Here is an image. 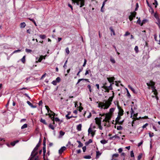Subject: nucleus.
Wrapping results in <instances>:
<instances>
[{
    "label": "nucleus",
    "mask_w": 160,
    "mask_h": 160,
    "mask_svg": "<svg viewBox=\"0 0 160 160\" xmlns=\"http://www.w3.org/2000/svg\"><path fill=\"white\" fill-rule=\"evenodd\" d=\"M155 83L152 81H150L148 82L147 83V85L148 86V88L149 89L150 88V87H151L152 88V92L154 93V94L156 98L157 99L158 97L157 96L158 95V92L157 90L156 89V88L154 86Z\"/></svg>",
    "instance_id": "f257e3e1"
},
{
    "label": "nucleus",
    "mask_w": 160,
    "mask_h": 160,
    "mask_svg": "<svg viewBox=\"0 0 160 160\" xmlns=\"http://www.w3.org/2000/svg\"><path fill=\"white\" fill-rule=\"evenodd\" d=\"M38 149V148L36 147L34 148L32 152L31 157L29 160H38V157L37 155L38 152L37 151Z\"/></svg>",
    "instance_id": "f03ea898"
},
{
    "label": "nucleus",
    "mask_w": 160,
    "mask_h": 160,
    "mask_svg": "<svg viewBox=\"0 0 160 160\" xmlns=\"http://www.w3.org/2000/svg\"><path fill=\"white\" fill-rule=\"evenodd\" d=\"M85 0H72L73 3H76L77 5L81 8L84 5Z\"/></svg>",
    "instance_id": "7ed1b4c3"
},
{
    "label": "nucleus",
    "mask_w": 160,
    "mask_h": 160,
    "mask_svg": "<svg viewBox=\"0 0 160 160\" xmlns=\"http://www.w3.org/2000/svg\"><path fill=\"white\" fill-rule=\"evenodd\" d=\"M104 115H105V117L103 120V122H105L106 123H109V121L111 118V114L109 113H107L103 114L102 116H104Z\"/></svg>",
    "instance_id": "20e7f679"
},
{
    "label": "nucleus",
    "mask_w": 160,
    "mask_h": 160,
    "mask_svg": "<svg viewBox=\"0 0 160 160\" xmlns=\"http://www.w3.org/2000/svg\"><path fill=\"white\" fill-rule=\"evenodd\" d=\"M106 83H105L104 85L102 87V88H104L105 90V92H109V90H112V88L111 86H112V84L111 83L110 84V85L108 87L106 86Z\"/></svg>",
    "instance_id": "39448f33"
},
{
    "label": "nucleus",
    "mask_w": 160,
    "mask_h": 160,
    "mask_svg": "<svg viewBox=\"0 0 160 160\" xmlns=\"http://www.w3.org/2000/svg\"><path fill=\"white\" fill-rule=\"evenodd\" d=\"M154 17L157 20L156 23L158 25L159 27L160 28V20L157 13H155L154 14Z\"/></svg>",
    "instance_id": "423d86ee"
},
{
    "label": "nucleus",
    "mask_w": 160,
    "mask_h": 160,
    "mask_svg": "<svg viewBox=\"0 0 160 160\" xmlns=\"http://www.w3.org/2000/svg\"><path fill=\"white\" fill-rule=\"evenodd\" d=\"M111 103L107 101H106L105 103H103V108L104 109H108L111 105Z\"/></svg>",
    "instance_id": "0eeeda50"
},
{
    "label": "nucleus",
    "mask_w": 160,
    "mask_h": 160,
    "mask_svg": "<svg viewBox=\"0 0 160 160\" xmlns=\"http://www.w3.org/2000/svg\"><path fill=\"white\" fill-rule=\"evenodd\" d=\"M118 108L119 109L118 115L120 116H122L123 114V110L121 108V107H120L118 105H117Z\"/></svg>",
    "instance_id": "6e6552de"
},
{
    "label": "nucleus",
    "mask_w": 160,
    "mask_h": 160,
    "mask_svg": "<svg viewBox=\"0 0 160 160\" xmlns=\"http://www.w3.org/2000/svg\"><path fill=\"white\" fill-rule=\"evenodd\" d=\"M136 12H132L131 13V15L129 16V19L130 21H132L133 18L135 17Z\"/></svg>",
    "instance_id": "1a4fd4ad"
},
{
    "label": "nucleus",
    "mask_w": 160,
    "mask_h": 160,
    "mask_svg": "<svg viewBox=\"0 0 160 160\" xmlns=\"http://www.w3.org/2000/svg\"><path fill=\"white\" fill-rule=\"evenodd\" d=\"M88 134H91L92 137H93L95 134V132L92 130L91 127H90L88 130Z\"/></svg>",
    "instance_id": "9d476101"
},
{
    "label": "nucleus",
    "mask_w": 160,
    "mask_h": 160,
    "mask_svg": "<svg viewBox=\"0 0 160 160\" xmlns=\"http://www.w3.org/2000/svg\"><path fill=\"white\" fill-rule=\"evenodd\" d=\"M45 107L46 108V109L48 111V115L49 116V117H50L51 118H53V117H52L51 114V113H50V111H51V110H50V109L48 107V106L46 105L45 106Z\"/></svg>",
    "instance_id": "9b49d317"
},
{
    "label": "nucleus",
    "mask_w": 160,
    "mask_h": 160,
    "mask_svg": "<svg viewBox=\"0 0 160 160\" xmlns=\"http://www.w3.org/2000/svg\"><path fill=\"white\" fill-rule=\"evenodd\" d=\"M112 96L111 97H110L109 98V99H108L107 101L108 102H110L111 104V102L112 101V99L114 97V93L113 91H112Z\"/></svg>",
    "instance_id": "f8f14e48"
},
{
    "label": "nucleus",
    "mask_w": 160,
    "mask_h": 160,
    "mask_svg": "<svg viewBox=\"0 0 160 160\" xmlns=\"http://www.w3.org/2000/svg\"><path fill=\"white\" fill-rule=\"evenodd\" d=\"M66 148L64 147H62L59 150L58 152L59 154H61L62 152L65 150Z\"/></svg>",
    "instance_id": "ddd939ff"
},
{
    "label": "nucleus",
    "mask_w": 160,
    "mask_h": 160,
    "mask_svg": "<svg viewBox=\"0 0 160 160\" xmlns=\"http://www.w3.org/2000/svg\"><path fill=\"white\" fill-rule=\"evenodd\" d=\"M107 78L108 81L110 83L113 82L115 80V78L113 77L109 78Z\"/></svg>",
    "instance_id": "4468645a"
},
{
    "label": "nucleus",
    "mask_w": 160,
    "mask_h": 160,
    "mask_svg": "<svg viewBox=\"0 0 160 160\" xmlns=\"http://www.w3.org/2000/svg\"><path fill=\"white\" fill-rule=\"evenodd\" d=\"M131 110H132V112H131V116L133 115V116L135 118H136V119L137 120H138V119L137 118V117L138 115V113H136V114H134V111L132 110V108H131Z\"/></svg>",
    "instance_id": "2eb2a0df"
},
{
    "label": "nucleus",
    "mask_w": 160,
    "mask_h": 160,
    "mask_svg": "<svg viewBox=\"0 0 160 160\" xmlns=\"http://www.w3.org/2000/svg\"><path fill=\"white\" fill-rule=\"evenodd\" d=\"M96 123L98 125L101 124V120L98 118H96L95 119Z\"/></svg>",
    "instance_id": "dca6fc26"
},
{
    "label": "nucleus",
    "mask_w": 160,
    "mask_h": 160,
    "mask_svg": "<svg viewBox=\"0 0 160 160\" xmlns=\"http://www.w3.org/2000/svg\"><path fill=\"white\" fill-rule=\"evenodd\" d=\"M46 55H45L44 56H43L42 55L41 56L38 60V62H41L43 58L44 59L45 58V57H46Z\"/></svg>",
    "instance_id": "f3484780"
},
{
    "label": "nucleus",
    "mask_w": 160,
    "mask_h": 160,
    "mask_svg": "<svg viewBox=\"0 0 160 160\" xmlns=\"http://www.w3.org/2000/svg\"><path fill=\"white\" fill-rule=\"evenodd\" d=\"M65 134V132L62 131H60L59 132V138H62V136H63Z\"/></svg>",
    "instance_id": "a211bd4d"
},
{
    "label": "nucleus",
    "mask_w": 160,
    "mask_h": 160,
    "mask_svg": "<svg viewBox=\"0 0 160 160\" xmlns=\"http://www.w3.org/2000/svg\"><path fill=\"white\" fill-rule=\"evenodd\" d=\"M81 124H80L77 126V129L78 131H80L81 130Z\"/></svg>",
    "instance_id": "6ab92c4d"
},
{
    "label": "nucleus",
    "mask_w": 160,
    "mask_h": 160,
    "mask_svg": "<svg viewBox=\"0 0 160 160\" xmlns=\"http://www.w3.org/2000/svg\"><path fill=\"white\" fill-rule=\"evenodd\" d=\"M27 103L30 106H31V107L32 108H35L36 107V106H33L32 104L29 101H27Z\"/></svg>",
    "instance_id": "aec40b11"
},
{
    "label": "nucleus",
    "mask_w": 160,
    "mask_h": 160,
    "mask_svg": "<svg viewBox=\"0 0 160 160\" xmlns=\"http://www.w3.org/2000/svg\"><path fill=\"white\" fill-rule=\"evenodd\" d=\"M104 106H103V102H100L98 103V107L99 108H102Z\"/></svg>",
    "instance_id": "412c9836"
},
{
    "label": "nucleus",
    "mask_w": 160,
    "mask_h": 160,
    "mask_svg": "<svg viewBox=\"0 0 160 160\" xmlns=\"http://www.w3.org/2000/svg\"><path fill=\"white\" fill-rule=\"evenodd\" d=\"M82 80H85L86 81H88V82H89L88 79H80L78 80V82L77 83V84L78 83H79Z\"/></svg>",
    "instance_id": "4be33fe9"
},
{
    "label": "nucleus",
    "mask_w": 160,
    "mask_h": 160,
    "mask_svg": "<svg viewBox=\"0 0 160 160\" xmlns=\"http://www.w3.org/2000/svg\"><path fill=\"white\" fill-rule=\"evenodd\" d=\"M113 138H118V139H119L120 138V137H119V136H118L117 135H115V136H113V137H110V139H112Z\"/></svg>",
    "instance_id": "5701e85b"
},
{
    "label": "nucleus",
    "mask_w": 160,
    "mask_h": 160,
    "mask_svg": "<svg viewBox=\"0 0 160 160\" xmlns=\"http://www.w3.org/2000/svg\"><path fill=\"white\" fill-rule=\"evenodd\" d=\"M69 114L68 113V114H67L66 115V117L67 119H70V118H72V117L75 118L74 117H73L72 116H69L68 115H69Z\"/></svg>",
    "instance_id": "b1692460"
},
{
    "label": "nucleus",
    "mask_w": 160,
    "mask_h": 160,
    "mask_svg": "<svg viewBox=\"0 0 160 160\" xmlns=\"http://www.w3.org/2000/svg\"><path fill=\"white\" fill-rule=\"evenodd\" d=\"M39 37L42 39H44L46 37L45 35H39Z\"/></svg>",
    "instance_id": "393cba45"
},
{
    "label": "nucleus",
    "mask_w": 160,
    "mask_h": 160,
    "mask_svg": "<svg viewBox=\"0 0 160 160\" xmlns=\"http://www.w3.org/2000/svg\"><path fill=\"white\" fill-rule=\"evenodd\" d=\"M26 25L25 22H22L20 24V27L21 28H24Z\"/></svg>",
    "instance_id": "a878e982"
},
{
    "label": "nucleus",
    "mask_w": 160,
    "mask_h": 160,
    "mask_svg": "<svg viewBox=\"0 0 160 160\" xmlns=\"http://www.w3.org/2000/svg\"><path fill=\"white\" fill-rule=\"evenodd\" d=\"M50 113H51V114L52 117H53L52 118H51V119H54V116L55 115V113H54V112H52V111H50Z\"/></svg>",
    "instance_id": "bb28decb"
},
{
    "label": "nucleus",
    "mask_w": 160,
    "mask_h": 160,
    "mask_svg": "<svg viewBox=\"0 0 160 160\" xmlns=\"http://www.w3.org/2000/svg\"><path fill=\"white\" fill-rule=\"evenodd\" d=\"M101 155V153L99 151L96 152V158H98L99 156Z\"/></svg>",
    "instance_id": "cd10ccee"
},
{
    "label": "nucleus",
    "mask_w": 160,
    "mask_h": 160,
    "mask_svg": "<svg viewBox=\"0 0 160 160\" xmlns=\"http://www.w3.org/2000/svg\"><path fill=\"white\" fill-rule=\"evenodd\" d=\"M100 142L101 143L104 144L107 143L108 142V141L105 140H102L100 141Z\"/></svg>",
    "instance_id": "c85d7f7f"
},
{
    "label": "nucleus",
    "mask_w": 160,
    "mask_h": 160,
    "mask_svg": "<svg viewBox=\"0 0 160 160\" xmlns=\"http://www.w3.org/2000/svg\"><path fill=\"white\" fill-rule=\"evenodd\" d=\"M114 110L115 109L114 108H111L109 110L110 112L109 113L112 115V113H113V112L114 111Z\"/></svg>",
    "instance_id": "c756f323"
},
{
    "label": "nucleus",
    "mask_w": 160,
    "mask_h": 160,
    "mask_svg": "<svg viewBox=\"0 0 160 160\" xmlns=\"http://www.w3.org/2000/svg\"><path fill=\"white\" fill-rule=\"evenodd\" d=\"M25 56H23V57L21 59V61L23 63H24L25 62Z\"/></svg>",
    "instance_id": "7c9ffc66"
},
{
    "label": "nucleus",
    "mask_w": 160,
    "mask_h": 160,
    "mask_svg": "<svg viewBox=\"0 0 160 160\" xmlns=\"http://www.w3.org/2000/svg\"><path fill=\"white\" fill-rule=\"evenodd\" d=\"M40 121L44 124H47V123L46 122L45 120L44 119H42V118H41Z\"/></svg>",
    "instance_id": "2f4dec72"
},
{
    "label": "nucleus",
    "mask_w": 160,
    "mask_h": 160,
    "mask_svg": "<svg viewBox=\"0 0 160 160\" xmlns=\"http://www.w3.org/2000/svg\"><path fill=\"white\" fill-rule=\"evenodd\" d=\"M110 61L112 63H115L116 62L114 59L112 57L110 58Z\"/></svg>",
    "instance_id": "473e14b6"
},
{
    "label": "nucleus",
    "mask_w": 160,
    "mask_h": 160,
    "mask_svg": "<svg viewBox=\"0 0 160 160\" xmlns=\"http://www.w3.org/2000/svg\"><path fill=\"white\" fill-rule=\"evenodd\" d=\"M77 142L79 144L78 146V147L80 148V147H82L83 146V144L80 141H78Z\"/></svg>",
    "instance_id": "72a5a7b5"
},
{
    "label": "nucleus",
    "mask_w": 160,
    "mask_h": 160,
    "mask_svg": "<svg viewBox=\"0 0 160 160\" xmlns=\"http://www.w3.org/2000/svg\"><path fill=\"white\" fill-rule=\"evenodd\" d=\"M128 88L130 89L133 92H135V91L133 88L131 86H128Z\"/></svg>",
    "instance_id": "f704fd0d"
},
{
    "label": "nucleus",
    "mask_w": 160,
    "mask_h": 160,
    "mask_svg": "<svg viewBox=\"0 0 160 160\" xmlns=\"http://www.w3.org/2000/svg\"><path fill=\"white\" fill-rule=\"evenodd\" d=\"M91 158V157L90 155L85 156L84 157V158L85 159H90Z\"/></svg>",
    "instance_id": "c9c22d12"
},
{
    "label": "nucleus",
    "mask_w": 160,
    "mask_h": 160,
    "mask_svg": "<svg viewBox=\"0 0 160 160\" xmlns=\"http://www.w3.org/2000/svg\"><path fill=\"white\" fill-rule=\"evenodd\" d=\"M27 124H25L22 126L21 129H23L25 128H27Z\"/></svg>",
    "instance_id": "e433bc0d"
},
{
    "label": "nucleus",
    "mask_w": 160,
    "mask_h": 160,
    "mask_svg": "<svg viewBox=\"0 0 160 160\" xmlns=\"http://www.w3.org/2000/svg\"><path fill=\"white\" fill-rule=\"evenodd\" d=\"M56 82H58V83L59 82H60V81H61V79L60 78V77H58L56 78V79L55 80Z\"/></svg>",
    "instance_id": "4c0bfd02"
},
{
    "label": "nucleus",
    "mask_w": 160,
    "mask_h": 160,
    "mask_svg": "<svg viewBox=\"0 0 160 160\" xmlns=\"http://www.w3.org/2000/svg\"><path fill=\"white\" fill-rule=\"evenodd\" d=\"M134 50L136 53H138V47L137 46H136L134 48Z\"/></svg>",
    "instance_id": "58836bf2"
},
{
    "label": "nucleus",
    "mask_w": 160,
    "mask_h": 160,
    "mask_svg": "<svg viewBox=\"0 0 160 160\" xmlns=\"http://www.w3.org/2000/svg\"><path fill=\"white\" fill-rule=\"evenodd\" d=\"M110 30L112 32L113 34V35H115V32H114V31L113 30V29L112 28V27H110Z\"/></svg>",
    "instance_id": "ea45409f"
},
{
    "label": "nucleus",
    "mask_w": 160,
    "mask_h": 160,
    "mask_svg": "<svg viewBox=\"0 0 160 160\" xmlns=\"http://www.w3.org/2000/svg\"><path fill=\"white\" fill-rule=\"evenodd\" d=\"M49 127L50 128H51L52 130H54V127L51 124H50L49 125Z\"/></svg>",
    "instance_id": "a19ab883"
},
{
    "label": "nucleus",
    "mask_w": 160,
    "mask_h": 160,
    "mask_svg": "<svg viewBox=\"0 0 160 160\" xmlns=\"http://www.w3.org/2000/svg\"><path fill=\"white\" fill-rule=\"evenodd\" d=\"M26 52L28 53H30L32 52V50L31 49H25Z\"/></svg>",
    "instance_id": "79ce46f5"
},
{
    "label": "nucleus",
    "mask_w": 160,
    "mask_h": 160,
    "mask_svg": "<svg viewBox=\"0 0 160 160\" xmlns=\"http://www.w3.org/2000/svg\"><path fill=\"white\" fill-rule=\"evenodd\" d=\"M65 51H66V52L67 53V54H68L70 52L68 48H66V49Z\"/></svg>",
    "instance_id": "37998d69"
},
{
    "label": "nucleus",
    "mask_w": 160,
    "mask_h": 160,
    "mask_svg": "<svg viewBox=\"0 0 160 160\" xmlns=\"http://www.w3.org/2000/svg\"><path fill=\"white\" fill-rule=\"evenodd\" d=\"M58 82H56V80H54L52 81V84L54 85H56Z\"/></svg>",
    "instance_id": "c03bdc74"
},
{
    "label": "nucleus",
    "mask_w": 160,
    "mask_h": 160,
    "mask_svg": "<svg viewBox=\"0 0 160 160\" xmlns=\"http://www.w3.org/2000/svg\"><path fill=\"white\" fill-rule=\"evenodd\" d=\"M87 61L86 59H84V62L82 65L83 67H84L85 66V65L86 64Z\"/></svg>",
    "instance_id": "a18cd8bd"
},
{
    "label": "nucleus",
    "mask_w": 160,
    "mask_h": 160,
    "mask_svg": "<svg viewBox=\"0 0 160 160\" xmlns=\"http://www.w3.org/2000/svg\"><path fill=\"white\" fill-rule=\"evenodd\" d=\"M137 23L140 25L141 26V22L140 21V18H139L137 21Z\"/></svg>",
    "instance_id": "49530a36"
},
{
    "label": "nucleus",
    "mask_w": 160,
    "mask_h": 160,
    "mask_svg": "<svg viewBox=\"0 0 160 160\" xmlns=\"http://www.w3.org/2000/svg\"><path fill=\"white\" fill-rule=\"evenodd\" d=\"M147 21V20L144 19L142 21V22H141V26H142L143 24L145 23Z\"/></svg>",
    "instance_id": "de8ad7c7"
},
{
    "label": "nucleus",
    "mask_w": 160,
    "mask_h": 160,
    "mask_svg": "<svg viewBox=\"0 0 160 160\" xmlns=\"http://www.w3.org/2000/svg\"><path fill=\"white\" fill-rule=\"evenodd\" d=\"M43 154H45V153L46 152V147L45 146H44L43 147Z\"/></svg>",
    "instance_id": "09e8293b"
},
{
    "label": "nucleus",
    "mask_w": 160,
    "mask_h": 160,
    "mask_svg": "<svg viewBox=\"0 0 160 160\" xmlns=\"http://www.w3.org/2000/svg\"><path fill=\"white\" fill-rule=\"evenodd\" d=\"M88 87L89 89V90L90 92H91L92 89H91V86L90 85H89L88 86Z\"/></svg>",
    "instance_id": "8fccbe9b"
},
{
    "label": "nucleus",
    "mask_w": 160,
    "mask_h": 160,
    "mask_svg": "<svg viewBox=\"0 0 160 160\" xmlns=\"http://www.w3.org/2000/svg\"><path fill=\"white\" fill-rule=\"evenodd\" d=\"M122 129V127L121 126H117V129L118 130H120Z\"/></svg>",
    "instance_id": "3c124183"
},
{
    "label": "nucleus",
    "mask_w": 160,
    "mask_h": 160,
    "mask_svg": "<svg viewBox=\"0 0 160 160\" xmlns=\"http://www.w3.org/2000/svg\"><path fill=\"white\" fill-rule=\"evenodd\" d=\"M131 156L132 157H134V154L132 151L131 152Z\"/></svg>",
    "instance_id": "603ef678"
},
{
    "label": "nucleus",
    "mask_w": 160,
    "mask_h": 160,
    "mask_svg": "<svg viewBox=\"0 0 160 160\" xmlns=\"http://www.w3.org/2000/svg\"><path fill=\"white\" fill-rule=\"evenodd\" d=\"M54 120L56 122H59L60 121V119L58 118H54Z\"/></svg>",
    "instance_id": "864d4df0"
},
{
    "label": "nucleus",
    "mask_w": 160,
    "mask_h": 160,
    "mask_svg": "<svg viewBox=\"0 0 160 160\" xmlns=\"http://www.w3.org/2000/svg\"><path fill=\"white\" fill-rule=\"evenodd\" d=\"M130 34V33L128 32H126L125 33V34H124V36H127L128 35H129Z\"/></svg>",
    "instance_id": "5fc2aeb1"
},
{
    "label": "nucleus",
    "mask_w": 160,
    "mask_h": 160,
    "mask_svg": "<svg viewBox=\"0 0 160 160\" xmlns=\"http://www.w3.org/2000/svg\"><path fill=\"white\" fill-rule=\"evenodd\" d=\"M154 4H155L156 5L155 7V8H156L158 5V2L156 0H155V3H154Z\"/></svg>",
    "instance_id": "6e6d98bb"
},
{
    "label": "nucleus",
    "mask_w": 160,
    "mask_h": 160,
    "mask_svg": "<svg viewBox=\"0 0 160 160\" xmlns=\"http://www.w3.org/2000/svg\"><path fill=\"white\" fill-rule=\"evenodd\" d=\"M108 0H104V1L103 3V4H102V7H104V6L105 3L107 2Z\"/></svg>",
    "instance_id": "4d7b16f0"
},
{
    "label": "nucleus",
    "mask_w": 160,
    "mask_h": 160,
    "mask_svg": "<svg viewBox=\"0 0 160 160\" xmlns=\"http://www.w3.org/2000/svg\"><path fill=\"white\" fill-rule=\"evenodd\" d=\"M148 125V123H146L145 124L142 126V128H145Z\"/></svg>",
    "instance_id": "13d9d810"
},
{
    "label": "nucleus",
    "mask_w": 160,
    "mask_h": 160,
    "mask_svg": "<svg viewBox=\"0 0 160 160\" xmlns=\"http://www.w3.org/2000/svg\"><path fill=\"white\" fill-rule=\"evenodd\" d=\"M118 156V154H114L112 155V157H117Z\"/></svg>",
    "instance_id": "bf43d9fd"
},
{
    "label": "nucleus",
    "mask_w": 160,
    "mask_h": 160,
    "mask_svg": "<svg viewBox=\"0 0 160 160\" xmlns=\"http://www.w3.org/2000/svg\"><path fill=\"white\" fill-rule=\"evenodd\" d=\"M149 136L150 137H152L154 136V134L153 133H149Z\"/></svg>",
    "instance_id": "052dcab7"
},
{
    "label": "nucleus",
    "mask_w": 160,
    "mask_h": 160,
    "mask_svg": "<svg viewBox=\"0 0 160 160\" xmlns=\"http://www.w3.org/2000/svg\"><path fill=\"white\" fill-rule=\"evenodd\" d=\"M68 6L72 10H73V8L72 6L70 4H68Z\"/></svg>",
    "instance_id": "680f3d73"
},
{
    "label": "nucleus",
    "mask_w": 160,
    "mask_h": 160,
    "mask_svg": "<svg viewBox=\"0 0 160 160\" xmlns=\"http://www.w3.org/2000/svg\"><path fill=\"white\" fill-rule=\"evenodd\" d=\"M86 149V147L84 146L82 148V150L83 152H85Z\"/></svg>",
    "instance_id": "e2e57ef3"
},
{
    "label": "nucleus",
    "mask_w": 160,
    "mask_h": 160,
    "mask_svg": "<svg viewBox=\"0 0 160 160\" xmlns=\"http://www.w3.org/2000/svg\"><path fill=\"white\" fill-rule=\"evenodd\" d=\"M21 51V50H15L13 52V53H16V52H20Z\"/></svg>",
    "instance_id": "0e129e2a"
},
{
    "label": "nucleus",
    "mask_w": 160,
    "mask_h": 160,
    "mask_svg": "<svg viewBox=\"0 0 160 160\" xmlns=\"http://www.w3.org/2000/svg\"><path fill=\"white\" fill-rule=\"evenodd\" d=\"M15 144V143L14 141L11 143V145L13 146H14Z\"/></svg>",
    "instance_id": "69168bd1"
},
{
    "label": "nucleus",
    "mask_w": 160,
    "mask_h": 160,
    "mask_svg": "<svg viewBox=\"0 0 160 160\" xmlns=\"http://www.w3.org/2000/svg\"><path fill=\"white\" fill-rule=\"evenodd\" d=\"M150 11L151 12V13L152 14V13H154V11L152 8H151V9L150 10Z\"/></svg>",
    "instance_id": "338daca9"
},
{
    "label": "nucleus",
    "mask_w": 160,
    "mask_h": 160,
    "mask_svg": "<svg viewBox=\"0 0 160 160\" xmlns=\"http://www.w3.org/2000/svg\"><path fill=\"white\" fill-rule=\"evenodd\" d=\"M122 151V148H120L118 149V152L119 153L121 152Z\"/></svg>",
    "instance_id": "774afa93"
}]
</instances>
